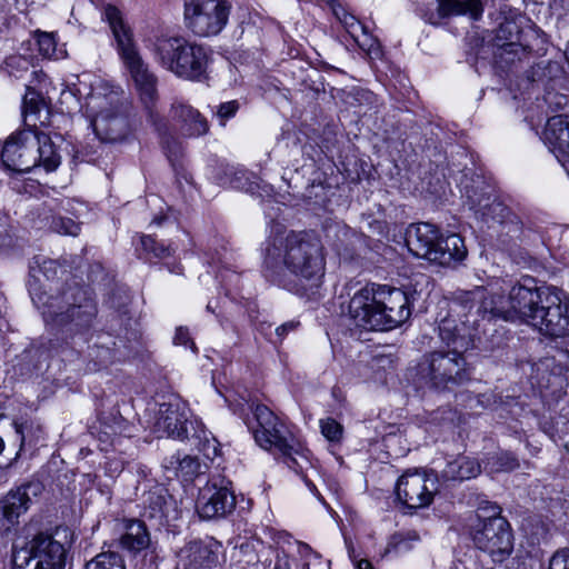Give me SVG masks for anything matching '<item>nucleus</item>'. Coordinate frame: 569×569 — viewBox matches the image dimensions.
Instances as JSON below:
<instances>
[{
  "instance_id": "f704fd0d",
  "label": "nucleus",
  "mask_w": 569,
  "mask_h": 569,
  "mask_svg": "<svg viewBox=\"0 0 569 569\" xmlns=\"http://www.w3.org/2000/svg\"><path fill=\"white\" fill-rule=\"evenodd\" d=\"M141 247L153 258H166L174 251L170 244L159 243L150 236L141 237Z\"/></svg>"
},
{
  "instance_id": "6e6d98bb",
  "label": "nucleus",
  "mask_w": 569,
  "mask_h": 569,
  "mask_svg": "<svg viewBox=\"0 0 569 569\" xmlns=\"http://www.w3.org/2000/svg\"><path fill=\"white\" fill-rule=\"evenodd\" d=\"M207 310L212 311V308H211L210 303L207 305Z\"/></svg>"
},
{
  "instance_id": "393cba45",
  "label": "nucleus",
  "mask_w": 569,
  "mask_h": 569,
  "mask_svg": "<svg viewBox=\"0 0 569 569\" xmlns=\"http://www.w3.org/2000/svg\"><path fill=\"white\" fill-rule=\"evenodd\" d=\"M440 17L468 16L479 20L483 14L482 0H437Z\"/></svg>"
},
{
  "instance_id": "e433bc0d",
  "label": "nucleus",
  "mask_w": 569,
  "mask_h": 569,
  "mask_svg": "<svg viewBox=\"0 0 569 569\" xmlns=\"http://www.w3.org/2000/svg\"><path fill=\"white\" fill-rule=\"evenodd\" d=\"M50 229L61 234L77 236L80 231V226L70 218L58 217L52 219Z\"/></svg>"
},
{
  "instance_id": "423d86ee",
  "label": "nucleus",
  "mask_w": 569,
  "mask_h": 569,
  "mask_svg": "<svg viewBox=\"0 0 569 569\" xmlns=\"http://www.w3.org/2000/svg\"><path fill=\"white\" fill-rule=\"evenodd\" d=\"M82 86L86 87V82L79 80L74 94L78 100L84 99L82 108L94 134L106 142L122 140L130 130L123 110L122 91L103 81H98L88 92Z\"/></svg>"
},
{
  "instance_id": "0eeeda50",
  "label": "nucleus",
  "mask_w": 569,
  "mask_h": 569,
  "mask_svg": "<svg viewBox=\"0 0 569 569\" xmlns=\"http://www.w3.org/2000/svg\"><path fill=\"white\" fill-rule=\"evenodd\" d=\"M252 411L254 420L246 423L260 448L278 455L297 472L310 465L309 450L293 436L283 420L264 405L254 406Z\"/></svg>"
},
{
  "instance_id": "9d476101",
  "label": "nucleus",
  "mask_w": 569,
  "mask_h": 569,
  "mask_svg": "<svg viewBox=\"0 0 569 569\" xmlns=\"http://www.w3.org/2000/svg\"><path fill=\"white\" fill-rule=\"evenodd\" d=\"M273 541L262 555L264 569H330V561L325 562L309 545L288 533H278Z\"/></svg>"
},
{
  "instance_id": "c03bdc74",
  "label": "nucleus",
  "mask_w": 569,
  "mask_h": 569,
  "mask_svg": "<svg viewBox=\"0 0 569 569\" xmlns=\"http://www.w3.org/2000/svg\"><path fill=\"white\" fill-rule=\"evenodd\" d=\"M336 16L346 31H349V29L352 28H359V20L353 14L347 12L345 9L336 11Z\"/></svg>"
},
{
  "instance_id": "ddd939ff",
  "label": "nucleus",
  "mask_w": 569,
  "mask_h": 569,
  "mask_svg": "<svg viewBox=\"0 0 569 569\" xmlns=\"http://www.w3.org/2000/svg\"><path fill=\"white\" fill-rule=\"evenodd\" d=\"M20 139V143L26 150L19 157L13 159L17 147L9 144L7 148V157L12 161L11 166L30 170L42 166L48 172L59 167L61 157L48 134L38 131L33 126L28 127Z\"/></svg>"
},
{
  "instance_id": "aec40b11",
  "label": "nucleus",
  "mask_w": 569,
  "mask_h": 569,
  "mask_svg": "<svg viewBox=\"0 0 569 569\" xmlns=\"http://www.w3.org/2000/svg\"><path fill=\"white\" fill-rule=\"evenodd\" d=\"M541 139L569 172V120L562 116L549 118Z\"/></svg>"
},
{
  "instance_id": "dca6fc26",
  "label": "nucleus",
  "mask_w": 569,
  "mask_h": 569,
  "mask_svg": "<svg viewBox=\"0 0 569 569\" xmlns=\"http://www.w3.org/2000/svg\"><path fill=\"white\" fill-rule=\"evenodd\" d=\"M236 507L230 482L223 478L209 480L199 491L197 511L202 519L211 520L229 515Z\"/></svg>"
},
{
  "instance_id": "20e7f679",
  "label": "nucleus",
  "mask_w": 569,
  "mask_h": 569,
  "mask_svg": "<svg viewBox=\"0 0 569 569\" xmlns=\"http://www.w3.org/2000/svg\"><path fill=\"white\" fill-rule=\"evenodd\" d=\"M348 315L358 328L383 331L405 323L411 315V308L403 290L373 283L352 296Z\"/></svg>"
},
{
  "instance_id": "49530a36",
  "label": "nucleus",
  "mask_w": 569,
  "mask_h": 569,
  "mask_svg": "<svg viewBox=\"0 0 569 569\" xmlns=\"http://www.w3.org/2000/svg\"><path fill=\"white\" fill-rule=\"evenodd\" d=\"M410 546L408 545L407 539H403L400 536H395L387 548V552H391L392 549L397 552L405 551Z\"/></svg>"
},
{
  "instance_id": "09e8293b",
  "label": "nucleus",
  "mask_w": 569,
  "mask_h": 569,
  "mask_svg": "<svg viewBox=\"0 0 569 569\" xmlns=\"http://www.w3.org/2000/svg\"><path fill=\"white\" fill-rule=\"evenodd\" d=\"M17 435L20 437L21 446L24 443L26 437H24V426L23 423H13Z\"/></svg>"
},
{
  "instance_id": "8fccbe9b",
  "label": "nucleus",
  "mask_w": 569,
  "mask_h": 569,
  "mask_svg": "<svg viewBox=\"0 0 569 569\" xmlns=\"http://www.w3.org/2000/svg\"><path fill=\"white\" fill-rule=\"evenodd\" d=\"M357 569H372V567L368 560H360L357 565Z\"/></svg>"
},
{
  "instance_id": "37998d69",
  "label": "nucleus",
  "mask_w": 569,
  "mask_h": 569,
  "mask_svg": "<svg viewBox=\"0 0 569 569\" xmlns=\"http://www.w3.org/2000/svg\"><path fill=\"white\" fill-rule=\"evenodd\" d=\"M173 342H174V345H177V346L190 347V349H191L193 352H197L196 345H194V342L191 340L190 335H189V330H188L187 328L179 327V328L176 330V335H174V338H173Z\"/></svg>"
},
{
  "instance_id": "5fc2aeb1",
  "label": "nucleus",
  "mask_w": 569,
  "mask_h": 569,
  "mask_svg": "<svg viewBox=\"0 0 569 569\" xmlns=\"http://www.w3.org/2000/svg\"><path fill=\"white\" fill-rule=\"evenodd\" d=\"M565 56H566V59H567V61L569 63V42H568V44L566 47Z\"/></svg>"
},
{
  "instance_id": "39448f33",
  "label": "nucleus",
  "mask_w": 569,
  "mask_h": 569,
  "mask_svg": "<svg viewBox=\"0 0 569 569\" xmlns=\"http://www.w3.org/2000/svg\"><path fill=\"white\" fill-rule=\"evenodd\" d=\"M439 336L451 349L446 353L435 351L426 356L418 365L417 375L426 385L436 389H446L467 379L462 352L470 347L472 336L465 333V328L458 329L450 319L441 321Z\"/></svg>"
},
{
  "instance_id": "a19ab883",
  "label": "nucleus",
  "mask_w": 569,
  "mask_h": 569,
  "mask_svg": "<svg viewBox=\"0 0 569 569\" xmlns=\"http://www.w3.org/2000/svg\"><path fill=\"white\" fill-rule=\"evenodd\" d=\"M7 66L10 68V73L13 77L20 78V71H27L29 69V61L23 57L13 56L7 60Z\"/></svg>"
},
{
  "instance_id": "4468645a",
  "label": "nucleus",
  "mask_w": 569,
  "mask_h": 569,
  "mask_svg": "<svg viewBox=\"0 0 569 569\" xmlns=\"http://www.w3.org/2000/svg\"><path fill=\"white\" fill-rule=\"evenodd\" d=\"M500 511L498 506H491L490 515L479 522L472 536L475 545L498 561L512 550L509 525L505 518L500 517Z\"/></svg>"
},
{
  "instance_id": "412c9836",
  "label": "nucleus",
  "mask_w": 569,
  "mask_h": 569,
  "mask_svg": "<svg viewBox=\"0 0 569 569\" xmlns=\"http://www.w3.org/2000/svg\"><path fill=\"white\" fill-rule=\"evenodd\" d=\"M31 499L26 488L9 491L0 499V533L9 535L19 525V518L30 507Z\"/></svg>"
},
{
  "instance_id": "603ef678",
  "label": "nucleus",
  "mask_w": 569,
  "mask_h": 569,
  "mask_svg": "<svg viewBox=\"0 0 569 569\" xmlns=\"http://www.w3.org/2000/svg\"><path fill=\"white\" fill-rule=\"evenodd\" d=\"M305 481H306V485L309 488V490L312 493L318 495V490H317L316 486L311 481H309V480H305Z\"/></svg>"
},
{
  "instance_id": "c756f323",
  "label": "nucleus",
  "mask_w": 569,
  "mask_h": 569,
  "mask_svg": "<svg viewBox=\"0 0 569 569\" xmlns=\"http://www.w3.org/2000/svg\"><path fill=\"white\" fill-rule=\"evenodd\" d=\"M517 467V459L509 452H495L489 455L483 465V469L488 473L511 471Z\"/></svg>"
},
{
  "instance_id": "2eb2a0df",
  "label": "nucleus",
  "mask_w": 569,
  "mask_h": 569,
  "mask_svg": "<svg viewBox=\"0 0 569 569\" xmlns=\"http://www.w3.org/2000/svg\"><path fill=\"white\" fill-rule=\"evenodd\" d=\"M437 491L436 475L418 469L406 471L396 486L398 500L411 509L429 506Z\"/></svg>"
},
{
  "instance_id": "6e6552de",
  "label": "nucleus",
  "mask_w": 569,
  "mask_h": 569,
  "mask_svg": "<svg viewBox=\"0 0 569 569\" xmlns=\"http://www.w3.org/2000/svg\"><path fill=\"white\" fill-rule=\"evenodd\" d=\"M154 60L176 77L201 81L211 63L210 50L181 36L160 37L154 42Z\"/></svg>"
},
{
  "instance_id": "58836bf2",
  "label": "nucleus",
  "mask_w": 569,
  "mask_h": 569,
  "mask_svg": "<svg viewBox=\"0 0 569 569\" xmlns=\"http://www.w3.org/2000/svg\"><path fill=\"white\" fill-rule=\"evenodd\" d=\"M547 569H569V548L557 550L550 557Z\"/></svg>"
},
{
  "instance_id": "4be33fe9",
  "label": "nucleus",
  "mask_w": 569,
  "mask_h": 569,
  "mask_svg": "<svg viewBox=\"0 0 569 569\" xmlns=\"http://www.w3.org/2000/svg\"><path fill=\"white\" fill-rule=\"evenodd\" d=\"M172 118L179 123L181 132L187 137H198L208 131V122L200 112L184 102L172 104Z\"/></svg>"
},
{
  "instance_id": "a878e982",
  "label": "nucleus",
  "mask_w": 569,
  "mask_h": 569,
  "mask_svg": "<svg viewBox=\"0 0 569 569\" xmlns=\"http://www.w3.org/2000/svg\"><path fill=\"white\" fill-rule=\"evenodd\" d=\"M481 472L478 461L467 456H461L447 463L442 470V477L447 480H467L477 477Z\"/></svg>"
},
{
  "instance_id": "cd10ccee",
  "label": "nucleus",
  "mask_w": 569,
  "mask_h": 569,
  "mask_svg": "<svg viewBox=\"0 0 569 569\" xmlns=\"http://www.w3.org/2000/svg\"><path fill=\"white\" fill-rule=\"evenodd\" d=\"M347 32L370 58L380 57L381 50L378 40L369 33L368 28L360 21L359 28L349 29Z\"/></svg>"
},
{
  "instance_id": "5701e85b",
  "label": "nucleus",
  "mask_w": 569,
  "mask_h": 569,
  "mask_svg": "<svg viewBox=\"0 0 569 569\" xmlns=\"http://www.w3.org/2000/svg\"><path fill=\"white\" fill-rule=\"evenodd\" d=\"M436 250L437 259H431V262L443 267L455 266L467 257L465 241L457 233L440 237Z\"/></svg>"
},
{
  "instance_id": "72a5a7b5",
  "label": "nucleus",
  "mask_w": 569,
  "mask_h": 569,
  "mask_svg": "<svg viewBox=\"0 0 569 569\" xmlns=\"http://www.w3.org/2000/svg\"><path fill=\"white\" fill-rule=\"evenodd\" d=\"M321 435L332 445L340 443L343 438V427L333 418L320 419Z\"/></svg>"
},
{
  "instance_id": "de8ad7c7",
  "label": "nucleus",
  "mask_w": 569,
  "mask_h": 569,
  "mask_svg": "<svg viewBox=\"0 0 569 569\" xmlns=\"http://www.w3.org/2000/svg\"><path fill=\"white\" fill-rule=\"evenodd\" d=\"M295 326H296L295 322H288V323L281 325L276 329V332L278 336H283L287 331L293 330Z\"/></svg>"
},
{
  "instance_id": "7ed1b4c3",
  "label": "nucleus",
  "mask_w": 569,
  "mask_h": 569,
  "mask_svg": "<svg viewBox=\"0 0 569 569\" xmlns=\"http://www.w3.org/2000/svg\"><path fill=\"white\" fill-rule=\"evenodd\" d=\"M58 270L57 261L43 260L38 270L32 269L29 292L51 330L76 333L91 325L97 312L96 305L88 290L79 286L69 287L61 296H49L39 274L50 281Z\"/></svg>"
},
{
  "instance_id": "4c0bfd02",
  "label": "nucleus",
  "mask_w": 569,
  "mask_h": 569,
  "mask_svg": "<svg viewBox=\"0 0 569 569\" xmlns=\"http://www.w3.org/2000/svg\"><path fill=\"white\" fill-rule=\"evenodd\" d=\"M161 143L170 161H174L179 158L182 152V147L179 141L168 134H163Z\"/></svg>"
},
{
  "instance_id": "b1692460",
  "label": "nucleus",
  "mask_w": 569,
  "mask_h": 569,
  "mask_svg": "<svg viewBox=\"0 0 569 569\" xmlns=\"http://www.w3.org/2000/svg\"><path fill=\"white\" fill-rule=\"evenodd\" d=\"M150 542V535L142 521L136 519L123 521L120 545L124 550L137 553L147 549Z\"/></svg>"
},
{
  "instance_id": "79ce46f5",
  "label": "nucleus",
  "mask_w": 569,
  "mask_h": 569,
  "mask_svg": "<svg viewBox=\"0 0 569 569\" xmlns=\"http://www.w3.org/2000/svg\"><path fill=\"white\" fill-rule=\"evenodd\" d=\"M37 111H39L37 93L30 86H27V93L23 97V112L27 117L29 113H36Z\"/></svg>"
},
{
  "instance_id": "3c124183",
  "label": "nucleus",
  "mask_w": 569,
  "mask_h": 569,
  "mask_svg": "<svg viewBox=\"0 0 569 569\" xmlns=\"http://www.w3.org/2000/svg\"><path fill=\"white\" fill-rule=\"evenodd\" d=\"M232 410H233L234 413H238L240 417H242L243 405L242 403H238L234 407H232Z\"/></svg>"
},
{
  "instance_id": "c85d7f7f",
  "label": "nucleus",
  "mask_w": 569,
  "mask_h": 569,
  "mask_svg": "<svg viewBox=\"0 0 569 569\" xmlns=\"http://www.w3.org/2000/svg\"><path fill=\"white\" fill-rule=\"evenodd\" d=\"M171 497L166 493L163 488H157L154 491L148 493L147 502L150 509L151 518H167L169 516V508L171 506Z\"/></svg>"
},
{
  "instance_id": "c9c22d12",
  "label": "nucleus",
  "mask_w": 569,
  "mask_h": 569,
  "mask_svg": "<svg viewBox=\"0 0 569 569\" xmlns=\"http://www.w3.org/2000/svg\"><path fill=\"white\" fill-rule=\"evenodd\" d=\"M253 180H250L249 178H246L244 182H241L239 178L234 181V188L242 189L246 192H250L252 194L258 196H269L272 191V188L270 184L261 183L256 177H252Z\"/></svg>"
},
{
  "instance_id": "a18cd8bd",
  "label": "nucleus",
  "mask_w": 569,
  "mask_h": 569,
  "mask_svg": "<svg viewBox=\"0 0 569 569\" xmlns=\"http://www.w3.org/2000/svg\"><path fill=\"white\" fill-rule=\"evenodd\" d=\"M237 110H238V102L233 100V101H228V102L221 103L217 113H218V117L222 121H226L229 118L233 117L236 114Z\"/></svg>"
},
{
  "instance_id": "9b49d317",
  "label": "nucleus",
  "mask_w": 569,
  "mask_h": 569,
  "mask_svg": "<svg viewBox=\"0 0 569 569\" xmlns=\"http://www.w3.org/2000/svg\"><path fill=\"white\" fill-rule=\"evenodd\" d=\"M67 549L50 535L39 533L13 548V569H63Z\"/></svg>"
},
{
  "instance_id": "a211bd4d",
  "label": "nucleus",
  "mask_w": 569,
  "mask_h": 569,
  "mask_svg": "<svg viewBox=\"0 0 569 569\" xmlns=\"http://www.w3.org/2000/svg\"><path fill=\"white\" fill-rule=\"evenodd\" d=\"M219 547V543L212 540L189 541L177 553V567L181 569L211 567L218 562Z\"/></svg>"
},
{
  "instance_id": "4d7b16f0",
  "label": "nucleus",
  "mask_w": 569,
  "mask_h": 569,
  "mask_svg": "<svg viewBox=\"0 0 569 569\" xmlns=\"http://www.w3.org/2000/svg\"><path fill=\"white\" fill-rule=\"evenodd\" d=\"M559 99L566 102V98L563 96H560Z\"/></svg>"
},
{
  "instance_id": "6ab92c4d",
  "label": "nucleus",
  "mask_w": 569,
  "mask_h": 569,
  "mask_svg": "<svg viewBox=\"0 0 569 569\" xmlns=\"http://www.w3.org/2000/svg\"><path fill=\"white\" fill-rule=\"evenodd\" d=\"M438 229L428 222L411 224L406 231V244L408 250L416 257L437 259V244L439 241Z\"/></svg>"
},
{
  "instance_id": "473e14b6",
  "label": "nucleus",
  "mask_w": 569,
  "mask_h": 569,
  "mask_svg": "<svg viewBox=\"0 0 569 569\" xmlns=\"http://www.w3.org/2000/svg\"><path fill=\"white\" fill-rule=\"evenodd\" d=\"M176 475L182 481H192L201 472V465L196 457L184 456L177 460Z\"/></svg>"
},
{
  "instance_id": "ea45409f",
  "label": "nucleus",
  "mask_w": 569,
  "mask_h": 569,
  "mask_svg": "<svg viewBox=\"0 0 569 569\" xmlns=\"http://www.w3.org/2000/svg\"><path fill=\"white\" fill-rule=\"evenodd\" d=\"M509 214V210L501 202L493 201L487 208V211L483 212V216L492 219L499 223H503L505 219Z\"/></svg>"
},
{
  "instance_id": "2f4dec72",
  "label": "nucleus",
  "mask_w": 569,
  "mask_h": 569,
  "mask_svg": "<svg viewBox=\"0 0 569 569\" xmlns=\"http://www.w3.org/2000/svg\"><path fill=\"white\" fill-rule=\"evenodd\" d=\"M26 129H22V130H18L13 133H11L8 139L6 140L4 142V146L2 148V152H1V160L3 162V164L6 166L7 169L9 170H12V171H16V172H29L30 169H22V168H18L16 166H11L12 161H10V158L7 157V148L9 147V144H13L14 147H17L16 149V152L13 153V158L16 157H19L24 150L26 148L23 146H21L20 143V138L22 136V133L26 132Z\"/></svg>"
},
{
  "instance_id": "bb28decb",
  "label": "nucleus",
  "mask_w": 569,
  "mask_h": 569,
  "mask_svg": "<svg viewBox=\"0 0 569 569\" xmlns=\"http://www.w3.org/2000/svg\"><path fill=\"white\" fill-rule=\"evenodd\" d=\"M34 38L39 52L44 58L59 60L67 57L63 46L58 47L54 33L38 30L34 32Z\"/></svg>"
},
{
  "instance_id": "864d4df0",
  "label": "nucleus",
  "mask_w": 569,
  "mask_h": 569,
  "mask_svg": "<svg viewBox=\"0 0 569 569\" xmlns=\"http://www.w3.org/2000/svg\"><path fill=\"white\" fill-rule=\"evenodd\" d=\"M0 419H2V416H0ZM3 448H4V441H3V439L0 437V453L2 452Z\"/></svg>"
},
{
  "instance_id": "1a4fd4ad",
  "label": "nucleus",
  "mask_w": 569,
  "mask_h": 569,
  "mask_svg": "<svg viewBox=\"0 0 569 569\" xmlns=\"http://www.w3.org/2000/svg\"><path fill=\"white\" fill-rule=\"evenodd\" d=\"M102 17L110 26L121 60L136 86L141 101L150 110L158 97L156 76L139 54L132 41L131 31L124 24L120 11L113 6H107Z\"/></svg>"
},
{
  "instance_id": "f03ea898",
  "label": "nucleus",
  "mask_w": 569,
  "mask_h": 569,
  "mask_svg": "<svg viewBox=\"0 0 569 569\" xmlns=\"http://www.w3.org/2000/svg\"><path fill=\"white\" fill-rule=\"evenodd\" d=\"M263 251L266 278L289 291L306 283L316 286L325 274V247L313 233H277L267 240Z\"/></svg>"
},
{
  "instance_id": "f257e3e1",
  "label": "nucleus",
  "mask_w": 569,
  "mask_h": 569,
  "mask_svg": "<svg viewBox=\"0 0 569 569\" xmlns=\"http://www.w3.org/2000/svg\"><path fill=\"white\" fill-rule=\"evenodd\" d=\"M476 295L483 298L480 309L483 318H501L520 321L549 337H565L569 333L568 305L562 292L556 288H538L519 283L511 287L508 297L492 292L483 297L482 290Z\"/></svg>"
},
{
  "instance_id": "f3484780",
  "label": "nucleus",
  "mask_w": 569,
  "mask_h": 569,
  "mask_svg": "<svg viewBox=\"0 0 569 569\" xmlns=\"http://www.w3.org/2000/svg\"><path fill=\"white\" fill-rule=\"evenodd\" d=\"M187 408L179 399L172 398L159 406L154 422V433L161 437L183 439L187 437Z\"/></svg>"
},
{
  "instance_id": "f8f14e48",
  "label": "nucleus",
  "mask_w": 569,
  "mask_h": 569,
  "mask_svg": "<svg viewBox=\"0 0 569 569\" xmlns=\"http://www.w3.org/2000/svg\"><path fill=\"white\" fill-rule=\"evenodd\" d=\"M184 24L197 37L219 34L228 23L231 4L226 0H183Z\"/></svg>"
},
{
  "instance_id": "7c9ffc66",
  "label": "nucleus",
  "mask_w": 569,
  "mask_h": 569,
  "mask_svg": "<svg viewBox=\"0 0 569 569\" xmlns=\"http://www.w3.org/2000/svg\"><path fill=\"white\" fill-rule=\"evenodd\" d=\"M86 569H126V566L119 553L101 552L87 562Z\"/></svg>"
}]
</instances>
